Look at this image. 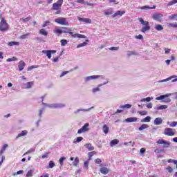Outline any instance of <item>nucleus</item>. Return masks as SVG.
<instances>
[{"label": "nucleus", "mask_w": 177, "mask_h": 177, "mask_svg": "<svg viewBox=\"0 0 177 177\" xmlns=\"http://www.w3.org/2000/svg\"><path fill=\"white\" fill-rule=\"evenodd\" d=\"M54 34H57V35H62V34H70L73 38H86V35H81L80 33H75L73 32H71L70 30H68V31H63L62 29H59L56 28L53 30Z\"/></svg>", "instance_id": "f257e3e1"}, {"label": "nucleus", "mask_w": 177, "mask_h": 177, "mask_svg": "<svg viewBox=\"0 0 177 177\" xmlns=\"http://www.w3.org/2000/svg\"><path fill=\"white\" fill-rule=\"evenodd\" d=\"M63 5V0H57V2L53 4V7L51 8L52 10H57L55 15H60L62 13V6Z\"/></svg>", "instance_id": "f03ea898"}, {"label": "nucleus", "mask_w": 177, "mask_h": 177, "mask_svg": "<svg viewBox=\"0 0 177 177\" xmlns=\"http://www.w3.org/2000/svg\"><path fill=\"white\" fill-rule=\"evenodd\" d=\"M9 30V24L5 20V18L2 17L0 22V31L5 32Z\"/></svg>", "instance_id": "7ed1b4c3"}, {"label": "nucleus", "mask_w": 177, "mask_h": 177, "mask_svg": "<svg viewBox=\"0 0 177 177\" xmlns=\"http://www.w3.org/2000/svg\"><path fill=\"white\" fill-rule=\"evenodd\" d=\"M171 95H173V94L167 93L166 95H160L159 97H157L156 98V100H162L163 103H169V102H171V98H169V96H171Z\"/></svg>", "instance_id": "20e7f679"}, {"label": "nucleus", "mask_w": 177, "mask_h": 177, "mask_svg": "<svg viewBox=\"0 0 177 177\" xmlns=\"http://www.w3.org/2000/svg\"><path fill=\"white\" fill-rule=\"evenodd\" d=\"M139 21L142 26H145L142 28L141 32H146V31H149L150 30V26H149V21L143 20L142 18H139Z\"/></svg>", "instance_id": "39448f33"}, {"label": "nucleus", "mask_w": 177, "mask_h": 177, "mask_svg": "<svg viewBox=\"0 0 177 177\" xmlns=\"http://www.w3.org/2000/svg\"><path fill=\"white\" fill-rule=\"evenodd\" d=\"M55 22L57 23V24H60L61 26H68V21H67V18L58 17L55 19Z\"/></svg>", "instance_id": "423d86ee"}, {"label": "nucleus", "mask_w": 177, "mask_h": 177, "mask_svg": "<svg viewBox=\"0 0 177 177\" xmlns=\"http://www.w3.org/2000/svg\"><path fill=\"white\" fill-rule=\"evenodd\" d=\"M46 106L49 107L50 109H63V107H66V104L63 103H54V104H46Z\"/></svg>", "instance_id": "0eeeda50"}, {"label": "nucleus", "mask_w": 177, "mask_h": 177, "mask_svg": "<svg viewBox=\"0 0 177 177\" xmlns=\"http://www.w3.org/2000/svg\"><path fill=\"white\" fill-rule=\"evenodd\" d=\"M176 133V131L174 129L166 128L164 131V134L167 136H174Z\"/></svg>", "instance_id": "6e6552de"}, {"label": "nucleus", "mask_w": 177, "mask_h": 177, "mask_svg": "<svg viewBox=\"0 0 177 177\" xmlns=\"http://www.w3.org/2000/svg\"><path fill=\"white\" fill-rule=\"evenodd\" d=\"M98 78H101L102 80L104 79L103 75H91L88 76L84 78L85 82H89V81H92V80H98Z\"/></svg>", "instance_id": "1a4fd4ad"}, {"label": "nucleus", "mask_w": 177, "mask_h": 177, "mask_svg": "<svg viewBox=\"0 0 177 177\" xmlns=\"http://www.w3.org/2000/svg\"><path fill=\"white\" fill-rule=\"evenodd\" d=\"M8 147V144H5L1 151H0V157L1 156V160L0 161V167L1 165H2V162H3V161H5V156L2 155L3 154V153L5 152V151L6 150L7 147Z\"/></svg>", "instance_id": "9d476101"}, {"label": "nucleus", "mask_w": 177, "mask_h": 177, "mask_svg": "<svg viewBox=\"0 0 177 177\" xmlns=\"http://www.w3.org/2000/svg\"><path fill=\"white\" fill-rule=\"evenodd\" d=\"M89 131V123H86L80 129L77 131V133H84Z\"/></svg>", "instance_id": "9b49d317"}, {"label": "nucleus", "mask_w": 177, "mask_h": 177, "mask_svg": "<svg viewBox=\"0 0 177 177\" xmlns=\"http://www.w3.org/2000/svg\"><path fill=\"white\" fill-rule=\"evenodd\" d=\"M156 143L158 145H163V148L165 149L171 145V142L165 141L164 139L158 140Z\"/></svg>", "instance_id": "f8f14e48"}, {"label": "nucleus", "mask_w": 177, "mask_h": 177, "mask_svg": "<svg viewBox=\"0 0 177 177\" xmlns=\"http://www.w3.org/2000/svg\"><path fill=\"white\" fill-rule=\"evenodd\" d=\"M42 53L44 55H46L48 59H50L52 57V54L56 53V50H42Z\"/></svg>", "instance_id": "ddd939ff"}, {"label": "nucleus", "mask_w": 177, "mask_h": 177, "mask_svg": "<svg viewBox=\"0 0 177 177\" xmlns=\"http://www.w3.org/2000/svg\"><path fill=\"white\" fill-rule=\"evenodd\" d=\"M153 20H156V21H161V19L162 17V14L160 13H155L152 15Z\"/></svg>", "instance_id": "4468645a"}, {"label": "nucleus", "mask_w": 177, "mask_h": 177, "mask_svg": "<svg viewBox=\"0 0 177 177\" xmlns=\"http://www.w3.org/2000/svg\"><path fill=\"white\" fill-rule=\"evenodd\" d=\"M100 172L101 174H102V175H107V174H109V172H110V169H109L107 167H101L100 169Z\"/></svg>", "instance_id": "2eb2a0df"}, {"label": "nucleus", "mask_w": 177, "mask_h": 177, "mask_svg": "<svg viewBox=\"0 0 177 177\" xmlns=\"http://www.w3.org/2000/svg\"><path fill=\"white\" fill-rule=\"evenodd\" d=\"M77 19L79 21H84V23H86L87 24H91V23H92V20L88 18L78 17Z\"/></svg>", "instance_id": "dca6fc26"}, {"label": "nucleus", "mask_w": 177, "mask_h": 177, "mask_svg": "<svg viewBox=\"0 0 177 177\" xmlns=\"http://www.w3.org/2000/svg\"><path fill=\"white\" fill-rule=\"evenodd\" d=\"M123 15H125V11L124 10H123V11L118 10V11L115 12V14H113L112 15V17L114 19V18L117 17V16H120L121 17Z\"/></svg>", "instance_id": "f3484780"}, {"label": "nucleus", "mask_w": 177, "mask_h": 177, "mask_svg": "<svg viewBox=\"0 0 177 177\" xmlns=\"http://www.w3.org/2000/svg\"><path fill=\"white\" fill-rule=\"evenodd\" d=\"M154 125H161L162 124V119L161 118H156L153 122Z\"/></svg>", "instance_id": "a211bd4d"}, {"label": "nucleus", "mask_w": 177, "mask_h": 177, "mask_svg": "<svg viewBox=\"0 0 177 177\" xmlns=\"http://www.w3.org/2000/svg\"><path fill=\"white\" fill-rule=\"evenodd\" d=\"M119 143H120V140H118V139H114L110 142V146L111 147H114V146H115L116 145H118Z\"/></svg>", "instance_id": "6ab92c4d"}, {"label": "nucleus", "mask_w": 177, "mask_h": 177, "mask_svg": "<svg viewBox=\"0 0 177 177\" xmlns=\"http://www.w3.org/2000/svg\"><path fill=\"white\" fill-rule=\"evenodd\" d=\"M172 78H176V75H172L167 79L162 80H159L158 82L160 84L161 82H168V81H171Z\"/></svg>", "instance_id": "aec40b11"}, {"label": "nucleus", "mask_w": 177, "mask_h": 177, "mask_svg": "<svg viewBox=\"0 0 177 177\" xmlns=\"http://www.w3.org/2000/svg\"><path fill=\"white\" fill-rule=\"evenodd\" d=\"M125 122H136L138 121V118H128L125 119Z\"/></svg>", "instance_id": "412c9836"}, {"label": "nucleus", "mask_w": 177, "mask_h": 177, "mask_svg": "<svg viewBox=\"0 0 177 177\" xmlns=\"http://www.w3.org/2000/svg\"><path fill=\"white\" fill-rule=\"evenodd\" d=\"M26 66V63L23 61L19 62L18 67L19 71H21L24 69V66Z\"/></svg>", "instance_id": "4be33fe9"}, {"label": "nucleus", "mask_w": 177, "mask_h": 177, "mask_svg": "<svg viewBox=\"0 0 177 177\" xmlns=\"http://www.w3.org/2000/svg\"><path fill=\"white\" fill-rule=\"evenodd\" d=\"M39 34H40V35H44V37H47L48 32H47V30L46 29L42 28V29L39 30Z\"/></svg>", "instance_id": "5701e85b"}, {"label": "nucleus", "mask_w": 177, "mask_h": 177, "mask_svg": "<svg viewBox=\"0 0 177 177\" xmlns=\"http://www.w3.org/2000/svg\"><path fill=\"white\" fill-rule=\"evenodd\" d=\"M109 126H107V124H104L102 127V131L104 133H105V135H107L109 133Z\"/></svg>", "instance_id": "b1692460"}, {"label": "nucleus", "mask_w": 177, "mask_h": 177, "mask_svg": "<svg viewBox=\"0 0 177 177\" xmlns=\"http://www.w3.org/2000/svg\"><path fill=\"white\" fill-rule=\"evenodd\" d=\"M27 133H28L27 131H22L21 133L18 134V136L16 137V139H19V138H21V136H26Z\"/></svg>", "instance_id": "393cba45"}, {"label": "nucleus", "mask_w": 177, "mask_h": 177, "mask_svg": "<svg viewBox=\"0 0 177 177\" xmlns=\"http://www.w3.org/2000/svg\"><path fill=\"white\" fill-rule=\"evenodd\" d=\"M84 147L88 149L89 151H92V150H95V147L92 146V144H86Z\"/></svg>", "instance_id": "a878e982"}, {"label": "nucleus", "mask_w": 177, "mask_h": 177, "mask_svg": "<svg viewBox=\"0 0 177 177\" xmlns=\"http://www.w3.org/2000/svg\"><path fill=\"white\" fill-rule=\"evenodd\" d=\"M156 6H153L152 7H150L149 6H142L141 7L142 10H149V9H156Z\"/></svg>", "instance_id": "bb28decb"}, {"label": "nucleus", "mask_w": 177, "mask_h": 177, "mask_svg": "<svg viewBox=\"0 0 177 177\" xmlns=\"http://www.w3.org/2000/svg\"><path fill=\"white\" fill-rule=\"evenodd\" d=\"M155 29L157 31H161V30H164V27L160 24H158V25H156Z\"/></svg>", "instance_id": "cd10ccee"}, {"label": "nucleus", "mask_w": 177, "mask_h": 177, "mask_svg": "<svg viewBox=\"0 0 177 177\" xmlns=\"http://www.w3.org/2000/svg\"><path fill=\"white\" fill-rule=\"evenodd\" d=\"M151 121V117L147 116L141 120V122H150Z\"/></svg>", "instance_id": "c85d7f7f"}, {"label": "nucleus", "mask_w": 177, "mask_h": 177, "mask_svg": "<svg viewBox=\"0 0 177 177\" xmlns=\"http://www.w3.org/2000/svg\"><path fill=\"white\" fill-rule=\"evenodd\" d=\"M32 85H34V82H27L25 86H26V88L27 89H30V88H31L32 86Z\"/></svg>", "instance_id": "c756f323"}, {"label": "nucleus", "mask_w": 177, "mask_h": 177, "mask_svg": "<svg viewBox=\"0 0 177 177\" xmlns=\"http://www.w3.org/2000/svg\"><path fill=\"white\" fill-rule=\"evenodd\" d=\"M33 174L34 169H30L26 174V177H32Z\"/></svg>", "instance_id": "7c9ffc66"}, {"label": "nucleus", "mask_w": 177, "mask_h": 177, "mask_svg": "<svg viewBox=\"0 0 177 177\" xmlns=\"http://www.w3.org/2000/svg\"><path fill=\"white\" fill-rule=\"evenodd\" d=\"M131 107H132V105H131L129 104H126L124 105L120 106V109H131Z\"/></svg>", "instance_id": "2f4dec72"}, {"label": "nucleus", "mask_w": 177, "mask_h": 177, "mask_svg": "<svg viewBox=\"0 0 177 177\" xmlns=\"http://www.w3.org/2000/svg\"><path fill=\"white\" fill-rule=\"evenodd\" d=\"M147 128H149V126L147 124H143L138 129L139 131H143V129H146Z\"/></svg>", "instance_id": "473e14b6"}, {"label": "nucleus", "mask_w": 177, "mask_h": 177, "mask_svg": "<svg viewBox=\"0 0 177 177\" xmlns=\"http://www.w3.org/2000/svg\"><path fill=\"white\" fill-rule=\"evenodd\" d=\"M151 99H153V97H147V98H142L141 99L140 102H151Z\"/></svg>", "instance_id": "72a5a7b5"}, {"label": "nucleus", "mask_w": 177, "mask_h": 177, "mask_svg": "<svg viewBox=\"0 0 177 177\" xmlns=\"http://www.w3.org/2000/svg\"><path fill=\"white\" fill-rule=\"evenodd\" d=\"M166 109H168V106L167 105H160L157 107V110H165Z\"/></svg>", "instance_id": "f704fd0d"}, {"label": "nucleus", "mask_w": 177, "mask_h": 177, "mask_svg": "<svg viewBox=\"0 0 177 177\" xmlns=\"http://www.w3.org/2000/svg\"><path fill=\"white\" fill-rule=\"evenodd\" d=\"M24 174V170H19V171H18L17 172L14 173V174H12V176H17V175H21V174Z\"/></svg>", "instance_id": "c9c22d12"}, {"label": "nucleus", "mask_w": 177, "mask_h": 177, "mask_svg": "<svg viewBox=\"0 0 177 177\" xmlns=\"http://www.w3.org/2000/svg\"><path fill=\"white\" fill-rule=\"evenodd\" d=\"M34 151H35V148H31L30 149H29L27 152H26L24 156H26V154H30L31 153H34Z\"/></svg>", "instance_id": "e433bc0d"}, {"label": "nucleus", "mask_w": 177, "mask_h": 177, "mask_svg": "<svg viewBox=\"0 0 177 177\" xmlns=\"http://www.w3.org/2000/svg\"><path fill=\"white\" fill-rule=\"evenodd\" d=\"M80 162V158H78L77 157L75 158V160L73 162V165L75 167H77L78 165V163Z\"/></svg>", "instance_id": "4c0bfd02"}, {"label": "nucleus", "mask_w": 177, "mask_h": 177, "mask_svg": "<svg viewBox=\"0 0 177 177\" xmlns=\"http://www.w3.org/2000/svg\"><path fill=\"white\" fill-rule=\"evenodd\" d=\"M21 20L22 21H24V23H26V22H27V21H30V20H31V17L29 16V17H26V18H21Z\"/></svg>", "instance_id": "58836bf2"}, {"label": "nucleus", "mask_w": 177, "mask_h": 177, "mask_svg": "<svg viewBox=\"0 0 177 177\" xmlns=\"http://www.w3.org/2000/svg\"><path fill=\"white\" fill-rule=\"evenodd\" d=\"M175 3H177V0H173L168 3L167 6H172V5H175Z\"/></svg>", "instance_id": "ea45409f"}, {"label": "nucleus", "mask_w": 177, "mask_h": 177, "mask_svg": "<svg viewBox=\"0 0 177 177\" xmlns=\"http://www.w3.org/2000/svg\"><path fill=\"white\" fill-rule=\"evenodd\" d=\"M105 16H110V15H113V9L111 8L110 11L104 12Z\"/></svg>", "instance_id": "a19ab883"}, {"label": "nucleus", "mask_w": 177, "mask_h": 177, "mask_svg": "<svg viewBox=\"0 0 177 177\" xmlns=\"http://www.w3.org/2000/svg\"><path fill=\"white\" fill-rule=\"evenodd\" d=\"M166 170H167V171L169 174H171V172H174V169L171 167V166H168L167 167H166Z\"/></svg>", "instance_id": "79ce46f5"}, {"label": "nucleus", "mask_w": 177, "mask_h": 177, "mask_svg": "<svg viewBox=\"0 0 177 177\" xmlns=\"http://www.w3.org/2000/svg\"><path fill=\"white\" fill-rule=\"evenodd\" d=\"M138 114H140V115H147V111H138Z\"/></svg>", "instance_id": "37998d69"}, {"label": "nucleus", "mask_w": 177, "mask_h": 177, "mask_svg": "<svg viewBox=\"0 0 177 177\" xmlns=\"http://www.w3.org/2000/svg\"><path fill=\"white\" fill-rule=\"evenodd\" d=\"M100 91V88L95 87L92 89L93 93H96V92H99Z\"/></svg>", "instance_id": "c03bdc74"}, {"label": "nucleus", "mask_w": 177, "mask_h": 177, "mask_svg": "<svg viewBox=\"0 0 177 177\" xmlns=\"http://www.w3.org/2000/svg\"><path fill=\"white\" fill-rule=\"evenodd\" d=\"M49 24H50V21H46L43 25L42 27L45 28V27H48V26H49Z\"/></svg>", "instance_id": "a18cd8bd"}, {"label": "nucleus", "mask_w": 177, "mask_h": 177, "mask_svg": "<svg viewBox=\"0 0 177 177\" xmlns=\"http://www.w3.org/2000/svg\"><path fill=\"white\" fill-rule=\"evenodd\" d=\"M55 167V162L53 161L50 160L49 162L48 168H53Z\"/></svg>", "instance_id": "49530a36"}, {"label": "nucleus", "mask_w": 177, "mask_h": 177, "mask_svg": "<svg viewBox=\"0 0 177 177\" xmlns=\"http://www.w3.org/2000/svg\"><path fill=\"white\" fill-rule=\"evenodd\" d=\"M17 60V58L15 57L7 59V62H16Z\"/></svg>", "instance_id": "de8ad7c7"}, {"label": "nucleus", "mask_w": 177, "mask_h": 177, "mask_svg": "<svg viewBox=\"0 0 177 177\" xmlns=\"http://www.w3.org/2000/svg\"><path fill=\"white\" fill-rule=\"evenodd\" d=\"M167 162L171 163L173 162V164H177V160L174 159H169L167 160Z\"/></svg>", "instance_id": "09e8293b"}, {"label": "nucleus", "mask_w": 177, "mask_h": 177, "mask_svg": "<svg viewBox=\"0 0 177 177\" xmlns=\"http://www.w3.org/2000/svg\"><path fill=\"white\" fill-rule=\"evenodd\" d=\"M106 84H109V79H106V81L104 82L103 84H100L97 86L98 88H100V86H103V85H106Z\"/></svg>", "instance_id": "8fccbe9b"}, {"label": "nucleus", "mask_w": 177, "mask_h": 177, "mask_svg": "<svg viewBox=\"0 0 177 177\" xmlns=\"http://www.w3.org/2000/svg\"><path fill=\"white\" fill-rule=\"evenodd\" d=\"M64 160H66L65 157H62L59 160V162L61 165H63V161H64Z\"/></svg>", "instance_id": "3c124183"}, {"label": "nucleus", "mask_w": 177, "mask_h": 177, "mask_svg": "<svg viewBox=\"0 0 177 177\" xmlns=\"http://www.w3.org/2000/svg\"><path fill=\"white\" fill-rule=\"evenodd\" d=\"M120 49V47H111L109 48V50H118Z\"/></svg>", "instance_id": "603ef678"}, {"label": "nucleus", "mask_w": 177, "mask_h": 177, "mask_svg": "<svg viewBox=\"0 0 177 177\" xmlns=\"http://www.w3.org/2000/svg\"><path fill=\"white\" fill-rule=\"evenodd\" d=\"M169 127L171 128H175V127H176V122H172L170 124Z\"/></svg>", "instance_id": "864d4df0"}, {"label": "nucleus", "mask_w": 177, "mask_h": 177, "mask_svg": "<svg viewBox=\"0 0 177 177\" xmlns=\"http://www.w3.org/2000/svg\"><path fill=\"white\" fill-rule=\"evenodd\" d=\"M132 55H136V52L135 51H130L127 53V56H132Z\"/></svg>", "instance_id": "5fc2aeb1"}, {"label": "nucleus", "mask_w": 177, "mask_h": 177, "mask_svg": "<svg viewBox=\"0 0 177 177\" xmlns=\"http://www.w3.org/2000/svg\"><path fill=\"white\" fill-rule=\"evenodd\" d=\"M88 165H89V161L86 160V161L84 162V168H86V169H88Z\"/></svg>", "instance_id": "6e6d98bb"}, {"label": "nucleus", "mask_w": 177, "mask_h": 177, "mask_svg": "<svg viewBox=\"0 0 177 177\" xmlns=\"http://www.w3.org/2000/svg\"><path fill=\"white\" fill-rule=\"evenodd\" d=\"M84 140V138H82V137H77V140H76V142L77 143H80V142H82V140Z\"/></svg>", "instance_id": "4d7b16f0"}, {"label": "nucleus", "mask_w": 177, "mask_h": 177, "mask_svg": "<svg viewBox=\"0 0 177 177\" xmlns=\"http://www.w3.org/2000/svg\"><path fill=\"white\" fill-rule=\"evenodd\" d=\"M8 45H19V42L17 41H10L8 43Z\"/></svg>", "instance_id": "13d9d810"}, {"label": "nucleus", "mask_w": 177, "mask_h": 177, "mask_svg": "<svg viewBox=\"0 0 177 177\" xmlns=\"http://www.w3.org/2000/svg\"><path fill=\"white\" fill-rule=\"evenodd\" d=\"M61 45H67V40L62 39L61 40Z\"/></svg>", "instance_id": "bf43d9fd"}, {"label": "nucleus", "mask_w": 177, "mask_h": 177, "mask_svg": "<svg viewBox=\"0 0 177 177\" xmlns=\"http://www.w3.org/2000/svg\"><path fill=\"white\" fill-rule=\"evenodd\" d=\"M95 164H100L102 162V160L100 158H97L95 160Z\"/></svg>", "instance_id": "052dcab7"}, {"label": "nucleus", "mask_w": 177, "mask_h": 177, "mask_svg": "<svg viewBox=\"0 0 177 177\" xmlns=\"http://www.w3.org/2000/svg\"><path fill=\"white\" fill-rule=\"evenodd\" d=\"M66 74H68V71H64L62 73L59 77L62 78V77H64V75H66Z\"/></svg>", "instance_id": "680f3d73"}, {"label": "nucleus", "mask_w": 177, "mask_h": 177, "mask_svg": "<svg viewBox=\"0 0 177 177\" xmlns=\"http://www.w3.org/2000/svg\"><path fill=\"white\" fill-rule=\"evenodd\" d=\"M62 31H68L70 30V32H71V28H68L67 27H62Z\"/></svg>", "instance_id": "e2e57ef3"}, {"label": "nucleus", "mask_w": 177, "mask_h": 177, "mask_svg": "<svg viewBox=\"0 0 177 177\" xmlns=\"http://www.w3.org/2000/svg\"><path fill=\"white\" fill-rule=\"evenodd\" d=\"M136 39H143V35H138L136 36Z\"/></svg>", "instance_id": "0e129e2a"}, {"label": "nucleus", "mask_w": 177, "mask_h": 177, "mask_svg": "<svg viewBox=\"0 0 177 177\" xmlns=\"http://www.w3.org/2000/svg\"><path fill=\"white\" fill-rule=\"evenodd\" d=\"M77 3L84 5L85 3V1L84 0H77Z\"/></svg>", "instance_id": "69168bd1"}, {"label": "nucleus", "mask_w": 177, "mask_h": 177, "mask_svg": "<svg viewBox=\"0 0 177 177\" xmlns=\"http://www.w3.org/2000/svg\"><path fill=\"white\" fill-rule=\"evenodd\" d=\"M176 17H177V14H174V15L169 16V19H176Z\"/></svg>", "instance_id": "338daca9"}, {"label": "nucleus", "mask_w": 177, "mask_h": 177, "mask_svg": "<svg viewBox=\"0 0 177 177\" xmlns=\"http://www.w3.org/2000/svg\"><path fill=\"white\" fill-rule=\"evenodd\" d=\"M94 154H96V152L95 151H91V152H89L88 153V156L90 157H92Z\"/></svg>", "instance_id": "774afa93"}]
</instances>
